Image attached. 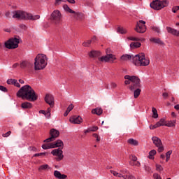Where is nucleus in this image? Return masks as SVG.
Listing matches in <instances>:
<instances>
[{"label":"nucleus","instance_id":"nucleus-21","mask_svg":"<svg viewBox=\"0 0 179 179\" xmlns=\"http://www.w3.org/2000/svg\"><path fill=\"white\" fill-rule=\"evenodd\" d=\"M22 108H24V110L31 108L33 107V105L30 102H24L21 105Z\"/></svg>","mask_w":179,"mask_h":179},{"label":"nucleus","instance_id":"nucleus-7","mask_svg":"<svg viewBox=\"0 0 179 179\" xmlns=\"http://www.w3.org/2000/svg\"><path fill=\"white\" fill-rule=\"evenodd\" d=\"M20 42H22V39L20 37L17 36L5 42L4 45L6 48H8V50H15V48H17V47H19V43Z\"/></svg>","mask_w":179,"mask_h":179},{"label":"nucleus","instance_id":"nucleus-8","mask_svg":"<svg viewBox=\"0 0 179 179\" xmlns=\"http://www.w3.org/2000/svg\"><path fill=\"white\" fill-rule=\"evenodd\" d=\"M50 20L53 22L54 24L58 26L61 24V22H62V13L59 10H55L50 14Z\"/></svg>","mask_w":179,"mask_h":179},{"label":"nucleus","instance_id":"nucleus-27","mask_svg":"<svg viewBox=\"0 0 179 179\" xmlns=\"http://www.w3.org/2000/svg\"><path fill=\"white\" fill-rule=\"evenodd\" d=\"M142 44L139 42H132L130 44V48L134 49V48H139Z\"/></svg>","mask_w":179,"mask_h":179},{"label":"nucleus","instance_id":"nucleus-39","mask_svg":"<svg viewBox=\"0 0 179 179\" xmlns=\"http://www.w3.org/2000/svg\"><path fill=\"white\" fill-rule=\"evenodd\" d=\"M127 40H129L130 41H138L139 37L129 36L127 37Z\"/></svg>","mask_w":179,"mask_h":179},{"label":"nucleus","instance_id":"nucleus-63","mask_svg":"<svg viewBox=\"0 0 179 179\" xmlns=\"http://www.w3.org/2000/svg\"><path fill=\"white\" fill-rule=\"evenodd\" d=\"M17 66H19L18 63H15V64L13 65V68H17Z\"/></svg>","mask_w":179,"mask_h":179},{"label":"nucleus","instance_id":"nucleus-62","mask_svg":"<svg viewBox=\"0 0 179 179\" xmlns=\"http://www.w3.org/2000/svg\"><path fill=\"white\" fill-rule=\"evenodd\" d=\"M29 149L33 152H37V148H36V147H30Z\"/></svg>","mask_w":179,"mask_h":179},{"label":"nucleus","instance_id":"nucleus-41","mask_svg":"<svg viewBox=\"0 0 179 179\" xmlns=\"http://www.w3.org/2000/svg\"><path fill=\"white\" fill-rule=\"evenodd\" d=\"M90 44H92V41H90V40L83 43V47H89L90 45Z\"/></svg>","mask_w":179,"mask_h":179},{"label":"nucleus","instance_id":"nucleus-60","mask_svg":"<svg viewBox=\"0 0 179 179\" xmlns=\"http://www.w3.org/2000/svg\"><path fill=\"white\" fill-rule=\"evenodd\" d=\"M110 86H111L112 89H115V87H117V83H111Z\"/></svg>","mask_w":179,"mask_h":179},{"label":"nucleus","instance_id":"nucleus-55","mask_svg":"<svg viewBox=\"0 0 179 179\" xmlns=\"http://www.w3.org/2000/svg\"><path fill=\"white\" fill-rule=\"evenodd\" d=\"M61 2H64V0H55V6L60 5Z\"/></svg>","mask_w":179,"mask_h":179},{"label":"nucleus","instance_id":"nucleus-61","mask_svg":"<svg viewBox=\"0 0 179 179\" xmlns=\"http://www.w3.org/2000/svg\"><path fill=\"white\" fill-rule=\"evenodd\" d=\"M162 96L164 99H167V97H169V94L167 92H164L162 94Z\"/></svg>","mask_w":179,"mask_h":179},{"label":"nucleus","instance_id":"nucleus-56","mask_svg":"<svg viewBox=\"0 0 179 179\" xmlns=\"http://www.w3.org/2000/svg\"><path fill=\"white\" fill-rule=\"evenodd\" d=\"M94 138H96V142H100V137H99V134H93Z\"/></svg>","mask_w":179,"mask_h":179},{"label":"nucleus","instance_id":"nucleus-26","mask_svg":"<svg viewBox=\"0 0 179 179\" xmlns=\"http://www.w3.org/2000/svg\"><path fill=\"white\" fill-rule=\"evenodd\" d=\"M127 143L129 144V145H132L133 146H138V145H139V143L138 142V141L134 139V138H129L128 141H127Z\"/></svg>","mask_w":179,"mask_h":179},{"label":"nucleus","instance_id":"nucleus-53","mask_svg":"<svg viewBox=\"0 0 179 179\" xmlns=\"http://www.w3.org/2000/svg\"><path fill=\"white\" fill-rule=\"evenodd\" d=\"M14 82H15V79H8L7 80L8 85H13Z\"/></svg>","mask_w":179,"mask_h":179},{"label":"nucleus","instance_id":"nucleus-2","mask_svg":"<svg viewBox=\"0 0 179 179\" xmlns=\"http://www.w3.org/2000/svg\"><path fill=\"white\" fill-rule=\"evenodd\" d=\"M16 94L17 97H21L23 100L25 99L29 101H36L38 99V96H37L34 90L29 85L22 87Z\"/></svg>","mask_w":179,"mask_h":179},{"label":"nucleus","instance_id":"nucleus-40","mask_svg":"<svg viewBox=\"0 0 179 179\" xmlns=\"http://www.w3.org/2000/svg\"><path fill=\"white\" fill-rule=\"evenodd\" d=\"M131 166H136V167H140L141 166V162L139 161H134L131 163H130Z\"/></svg>","mask_w":179,"mask_h":179},{"label":"nucleus","instance_id":"nucleus-23","mask_svg":"<svg viewBox=\"0 0 179 179\" xmlns=\"http://www.w3.org/2000/svg\"><path fill=\"white\" fill-rule=\"evenodd\" d=\"M99 55H100V52L99 51L92 50L89 53V57H90V58H96V57H99Z\"/></svg>","mask_w":179,"mask_h":179},{"label":"nucleus","instance_id":"nucleus-36","mask_svg":"<svg viewBox=\"0 0 179 179\" xmlns=\"http://www.w3.org/2000/svg\"><path fill=\"white\" fill-rule=\"evenodd\" d=\"M151 30L155 33H157V34H160V28H159V27L152 26L151 27Z\"/></svg>","mask_w":179,"mask_h":179},{"label":"nucleus","instance_id":"nucleus-19","mask_svg":"<svg viewBox=\"0 0 179 179\" xmlns=\"http://www.w3.org/2000/svg\"><path fill=\"white\" fill-rule=\"evenodd\" d=\"M134 58H135V56L131 55H123L121 57L122 61H132L134 64Z\"/></svg>","mask_w":179,"mask_h":179},{"label":"nucleus","instance_id":"nucleus-31","mask_svg":"<svg viewBox=\"0 0 179 179\" xmlns=\"http://www.w3.org/2000/svg\"><path fill=\"white\" fill-rule=\"evenodd\" d=\"M156 153H157V152L155 150H152L150 151L149 155H148V159L153 160V159H155V157L153 156H155V155H156Z\"/></svg>","mask_w":179,"mask_h":179},{"label":"nucleus","instance_id":"nucleus-59","mask_svg":"<svg viewBox=\"0 0 179 179\" xmlns=\"http://www.w3.org/2000/svg\"><path fill=\"white\" fill-rule=\"evenodd\" d=\"M73 13V17L74 19H77L78 12L74 11V13Z\"/></svg>","mask_w":179,"mask_h":179},{"label":"nucleus","instance_id":"nucleus-15","mask_svg":"<svg viewBox=\"0 0 179 179\" xmlns=\"http://www.w3.org/2000/svg\"><path fill=\"white\" fill-rule=\"evenodd\" d=\"M110 173H111V174H113L115 177H119L120 178L124 177V174H127L128 173V171L127 170H120V173H120L115 171H113V170H110Z\"/></svg>","mask_w":179,"mask_h":179},{"label":"nucleus","instance_id":"nucleus-5","mask_svg":"<svg viewBox=\"0 0 179 179\" xmlns=\"http://www.w3.org/2000/svg\"><path fill=\"white\" fill-rule=\"evenodd\" d=\"M134 59V64L136 66H148L150 64V60L145 57V53L136 55Z\"/></svg>","mask_w":179,"mask_h":179},{"label":"nucleus","instance_id":"nucleus-13","mask_svg":"<svg viewBox=\"0 0 179 179\" xmlns=\"http://www.w3.org/2000/svg\"><path fill=\"white\" fill-rule=\"evenodd\" d=\"M64 152L62 151V150H61V148H57V149H55L52 150L51 152V154L53 156H57V162H61V160H62V159H64Z\"/></svg>","mask_w":179,"mask_h":179},{"label":"nucleus","instance_id":"nucleus-43","mask_svg":"<svg viewBox=\"0 0 179 179\" xmlns=\"http://www.w3.org/2000/svg\"><path fill=\"white\" fill-rule=\"evenodd\" d=\"M130 159H131V162H130V164L131 163H133L134 162H136V161H137L138 160V157H136V156H135V155H131L130 156Z\"/></svg>","mask_w":179,"mask_h":179},{"label":"nucleus","instance_id":"nucleus-33","mask_svg":"<svg viewBox=\"0 0 179 179\" xmlns=\"http://www.w3.org/2000/svg\"><path fill=\"white\" fill-rule=\"evenodd\" d=\"M45 117H46L48 120L51 118V108H48L47 109L46 112H45Z\"/></svg>","mask_w":179,"mask_h":179},{"label":"nucleus","instance_id":"nucleus-51","mask_svg":"<svg viewBox=\"0 0 179 179\" xmlns=\"http://www.w3.org/2000/svg\"><path fill=\"white\" fill-rule=\"evenodd\" d=\"M14 86H16V87H20V84L17 83V80L14 79V83H13Z\"/></svg>","mask_w":179,"mask_h":179},{"label":"nucleus","instance_id":"nucleus-22","mask_svg":"<svg viewBox=\"0 0 179 179\" xmlns=\"http://www.w3.org/2000/svg\"><path fill=\"white\" fill-rule=\"evenodd\" d=\"M92 114H96V115H101L103 114V109L101 108H96L92 110Z\"/></svg>","mask_w":179,"mask_h":179},{"label":"nucleus","instance_id":"nucleus-25","mask_svg":"<svg viewBox=\"0 0 179 179\" xmlns=\"http://www.w3.org/2000/svg\"><path fill=\"white\" fill-rule=\"evenodd\" d=\"M176 120H171L168 122H166L165 127H168L169 128H173V127H176Z\"/></svg>","mask_w":179,"mask_h":179},{"label":"nucleus","instance_id":"nucleus-50","mask_svg":"<svg viewBox=\"0 0 179 179\" xmlns=\"http://www.w3.org/2000/svg\"><path fill=\"white\" fill-rule=\"evenodd\" d=\"M145 171H148V173H150L152 171V169L148 165L145 166Z\"/></svg>","mask_w":179,"mask_h":179},{"label":"nucleus","instance_id":"nucleus-17","mask_svg":"<svg viewBox=\"0 0 179 179\" xmlns=\"http://www.w3.org/2000/svg\"><path fill=\"white\" fill-rule=\"evenodd\" d=\"M83 119L80 116H73L70 118L71 124H82Z\"/></svg>","mask_w":179,"mask_h":179},{"label":"nucleus","instance_id":"nucleus-49","mask_svg":"<svg viewBox=\"0 0 179 179\" xmlns=\"http://www.w3.org/2000/svg\"><path fill=\"white\" fill-rule=\"evenodd\" d=\"M5 16H6V17H7V19H10V17H12V16L10 15V11H6L5 13Z\"/></svg>","mask_w":179,"mask_h":179},{"label":"nucleus","instance_id":"nucleus-52","mask_svg":"<svg viewBox=\"0 0 179 179\" xmlns=\"http://www.w3.org/2000/svg\"><path fill=\"white\" fill-rule=\"evenodd\" d=\"M72 110H73V104H70L69 106V107L67 108V111L71 113V111H72Z\"/></svg>","mask_w":179,"mask_h":179},{"label":"nucleus","instance_id":"nucleus-20","mask_svg":"<svg viewBox=\"0 0 179 179\" xmlns=\"http://www.w3.org/2000/svg\"><path fill=\"white\" fill-rule=\"evenodd\" d=\"M166 30L168 33H170V34H172L173 36H177V37H179V31H177V29H174L170 27H167Z\"/></svg>","mask_w":179,"mask_h":179},{"label":"nucleus","instance_id":"nucleus-64","mask_svg":"<svg viewBox=\"0 0 179 179\" xmlns=\"http://www.w3.org/2000/svg\"><path fill=\"white\" fill-rule=\"evenodd\" d=\"M175 110H179V104H177L174 106Z\"/></svg>","mask_w":179,"mask_h":179},{"label":"nucleus","instance_id":"nucleus-14","mask_svg":"<svg viewBox=\"0 0 179 179\" xmlns=\"http://www.w3.org/2000/svg\"><path fill=\"white\" fill-rule=\"evenodd\" d=\"M115 59H117V57L113 54H109L99 58V61H101V62H114Z\"/></svg>","mask_w":179,"mask_h":179},{"label":"nucleus","instance_id":"nucleus-58","mask_svg":"<svg viewBox=\"0 0 179 179\" xmlns=\"http://www.w3.org/2000/svg\"><path fill=\"white\" fill-rule=\"evenodd\" d=\"M156 128H159V127H157V123H156L155 124H154V125H150V129H156Z\"/></svg>","mask_w":179,"mask_h":179},{"label":"nucleus","instance_id":"nucleus-32","mask_svg":"<svg viewBox=\"0 0 179 179\" xmlns=\"http://www.w3.org/2000/svg\"><path fill=\"white\" fill-rule=\"evenodd\" d=\"M152 118H159V114L157 113V110L155 108H152Z\"/></svg>","mask_w":179,"mask_h":179},{"label":"nucleus","instance_id":"nucleus-42","mask_svg":"<svg viewBox=\"0 0 179 179\" xmlns=\"http://www.w3.org/2000/svg\"><path fill=\"white\" fill-rule=\"evenodd\" d=\"M155 166L157 171H163V166H162V165H159L157 164Z\"/></svg>","mask_w":179,"mask_h":179},{"label":"nucleus","instance_id":"nucleus-18","mask_svg":"<svg viewBox=\"0 0 179 179\" xmlns=\"http://www.w3.org/2000/svg\"><path fill=\"white\" fill-rule=\"evenodd\" d=\"M54 176L55 178L58 179H66L68 176L65 174H62L59 171H54Z\"/></svg>","mask_w":179,"mask_h":179},{"label":"nucleus","instance_id":"nucleus-30","mask_svg":"<svg viewBox=\"0 0 179 179\" xmlns=\"http://www.w3.org/2000/svg\"><path fill=\"white\" fill-rule=\"evenodd\" d=\"M123 178L124 179H136V178H135V176H134L131 173H127L126 175L123 174Z\"/></svg>","mask_w":179,"mask_h":179},{"label":"nucleus","instance_id":"nucleus-10","mask_svg":"<svg viewBox=\"0 0 179 179\" xmlns=\"http://www.w3.org/2000/svg\"><path fill=\"white\" fill-rule=\"evenodd\" d=\"M152 141L154 145H155V146L157 148H158L157 152H159V153H162V152H163L164 150V147H163V143H162V139H160L157 136H153L152 138Z\"/></svg>","mask_w":179,"mask_h":179},{"label":"nucleus","instance_id":"nucleus-1","mask_svg":"<svg viewBox=\"0 0 179 179\" xmlns=\"http://www.w3.org/2000/svg\"><path fill=\"white\" fill-rule=\"evenodd\" d=\"M124 85H130L129 86V90L134 92V99H138L141 95V79L136 76H124Z\"/></svg>","mask_w":179,"mask_h":179},{"label":"nucleus","instance_id":"nucleus-54","mask_svg":"<svg viewBox=\"0 0 179 179\" xmlns=\"http://www.w3.org/2000/svg\"><path fill=\"white\" fill-rule=\"evenodd\" d=\"M10 134H11V131H8V132L6 133V134H2V136H3V138H8V136H9V135H10Z\"/></svg>","mask_w":179,"mask_h":179},{"label":"nucleus","instance_id":"nucleus-37","mask_svg":"<svg viewBox=\"0 0 179 179\" xmlns=\"http://www.w3.org/2000/svg\"><path fill=\"white\" fill-rule=\"evenodd\" d=\"M27 65H29V62L23 61L20 63V68H22V69H24V68H26Z\"/></svg>","mask_w":179,"mask_h":179},{"label":"nucleus","instance_id":"nucleus-44","mask_svg":"<svg viewBox=\"0 0 179 179\" xmlns=\"http://www.w3.org/2000/svg\"><path fill=\"white\" fill-rule=\"evenodd\" d=\"M47 169H48V164H43L39 167L38 170H47Z\"/></svg>","mask_w":179,"mask_h":179},{"label":"nucleus","instance_id":"nucleus-45","mask_svg":"<svg viewBox=\"0 0 179 179\" xmlns=\"http://www.w3.org/2000/svg\"><path fill=\"white\" fill-rule=\"evenodd\" d=\"M45 152H40L34 155V157H38V156H45Z\"/></svg>","mask_w":179,"mask_h":179},{"label":"nucleus","instance_id":"nucleus-48","mask_svg":"<svg viewBox=\"0 0 179 179\" xmlns=\"http://www.w3.org/2000/svg\"><path fill=\"white\" fill-rule=\"evenodd\" d=\"M178 10H179V6H174L172 8V12H173V13H177Z\"/></svg>","mask_w":179,"mask_h":179},{"label":"nucleus","instance_id":"nucleus-6","mask_svg":"<svg viewBox=\"0 0 179 179\" xmlns=\"http://www.w3.org/2000/svg\"><path fill=\"white\" fill-rule=\"evenodd\" d=\"M169 0H155L152 3H150V6L154 10H161L163 8H166L169 6Z\"/></svg>","mask_w":179,"mask_h":179},{"label":"nucleus","instance_id":"nucleus-34","mask_svg":"<svg viewBox=\"0 0 179 179\" xmlns=\"http://www.w3.org/2000/svg\"><path fill=\"white\" fill-rule=\"evenodd\" d=\"M117 33H120V34H127V29H124V27H118Z\"/></svg>","mask_w":179,"mask_h":179},{"label":"nucleus","instance_id":"nucleus-35","mask_svg":"<svg viewBox=\"0 0 179 179\" xmlns=\"http://www.w3.org/2000/svg\"><path fill=\"white\" fill-rule=\"evenodd\" d=\"M83 19H85V14L78 12V14H77L76 20H83Z\"/></svg>","mask_w":179,"mask_h":179},{"label":"nucleus","instance_id":"nucleus-3","mask_svg":"<svg viewBox=\"0 0 179 179\" xmlns=\"http://www.w3.org/2000/svg\"><path fill=\"white\" fill-rule=\"evenodd\" d=\"M13 19H17V20H38L40 19L39 15H33L30 13L17 10L12 12Z\"/></svg>","mask_w":179,"mask_h":179},{"label":"nucleus","instance_id":"nucleus-46","mask_svg":"<svg viewBox=\"0 0 179 179\" xmlns=\"http://www.w3.org/2000/svg\"><path fill=\"white\" fill-rule=\"evenodd\" d=\"M90 129L91 130V132H96L99 129V127L97 126H94L92 127H90Z\"/></svg>","mask_w":179,"mask_h":179},{"label":"nucleus","instance_id":"nucleus-29","mask_svg":"<svg viewBox=\"0 0 179 179\" xmlns=\"http://www.w3.org/2000/svg\"><path fill=\"white\" fill-rule=\"evenodd\" d=\"M63 8L66 12H69V13H75V11L71 9V8H69V6H68L66 4L63 6Z\"/></svg>","mask_w":179,"mask_h":179},{"label":"nucleus","instance_id":"nucleus-4","mask_svg":"<svg viewBox=\"0 0 179 179\" xmlns=\"http://www.w3.org/2000/svg\"><path fill=\"white\" fill-rule=\"evenodd\" d=\"M48 58L45 55L38 54L34 59V69L35 71H41L47 66Z\"/></svg>","mask_w":179,"mask_h":179},{"label":"nucleus","instance_id":"nucleus-47","mask_svg":"<svg viewBox=\"0 0 179 179\" xmlns=\"http://www.w3.org/2000/svg\"><path fill=\"white\" fill-rule=\"evenodd\" d=\"M0 90L1 92H4V93H6V92H8V89L2 85H0Z\"/></svg>","mask_w":179,"mask_h":179},{"label":"nucleus","instance_id":"nucleus-57","mask_svg":"<svg viewBox=\"0 0 179 179\" xmlns=\"http://www.w3.org/2000/svg\"><path fill=\"white\" fill-rule=\"evenodd\" d=\"M153 177L155 179H162V176H160L157 173H154Z\"/></svg>","mask_w":179,"mask_h":179},{"label":"nucleus","instance_id":"nucleus-16","mask_svg":"<svg viewBox=\"0 0 179 179\" xmlns=\"http://www.w3.org/2000/svg\"><path fill=\"white\" fill-rule=\"evenodd\" d=\"M45 101L47 104H49L50 107H54V96L52 95L46 94Z\"/></svg>","mask_w":179,"mask_h":179},{"label":"nucleus","instance_id":"nucleus-38","mask_svg":"<svg viewBox=\"0 0 179 179\" xmlns=\"http://www.w3.org/2000/svg\"><path fill=\"white\" fill-rule=\"evenodd\" d=\"M171 153H173V150H169L166 153V162H169V160H170V156H171Z\"/></svg>","mask_w":179,"mask_h":179},{"label":"nucleus","instance_id":"nucleus-11","mask_svg":"<svg viewBox=\"0 0 179 179\" xmlns=\"http://www.w3.org/2000/svg\"><path fill=\"white\" fill-rule=\"evenodd\" d=\"M146 22L143 20H139L137 22L135 30L137 33H145L146 31Z\"/></svg>","mask_w":179,"mask_h":179},{"label":"nucleus","instance_id":"nucleus-28","mask_svg":"<svg viewBox=\"0 0 179 179\" xmlns=\"http://www.w3.org/2000/svg\"><path fill=\"white\" fill-rule=\"evenodd\" d=\"M156 124L158 128H159V127H163V126L166 127V120H164V118H162Z\"/></svg>","mask_w":179,"mask_h":179},{"label":"nucleus","instance_id":"nucleus-12","mask_svg":"<svg viewBox=\"0 0 179 179\" xmlns=\"http://www.w3.org/2000/svg\"><path fill=\"white\" fill-rule=\"evenodd\" d=\"M50 137L44 140V142H47V143L52 142V141H55V139H57V138H58V136H59V131H58L55 129H50Z\"/></svg>","mask_w":179,"mask_h":179},{"label":"nucleus","instance_id":"nucleus-9","mask_svg":"<svg viewBox=\"0 0 179 179\" xmlns=\"http://www.w3.org/2000/svg\"><path fill=\"white\" fill-rule=\"evenodd\" d=\"M55 148H62V149H63L64 142L61 140H57L56 142L49 143L42 145V149H44L45 150H47V149H55Z\"/></svg>","mask_w":179,"mask_h":179},{"label":"nucleus","instance_id":"nucleus-24","mask_svg":"<svg viewBox=\"0 0 179 179\" xmlns=\"http://www.w3.org/2000/svg\"><path fill=\"white\" fill-rule=\"evenodd\" d=\"M150 41L155 43V44H159V45H163L164 43L160 38H152L150 39Z\"/></svg>","mask_w":179,"mask_h":179}]
</instances>
